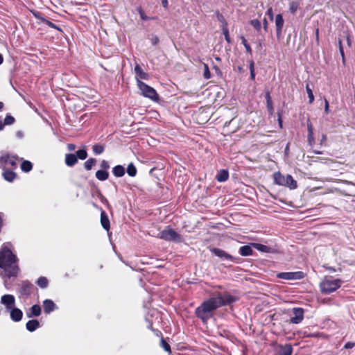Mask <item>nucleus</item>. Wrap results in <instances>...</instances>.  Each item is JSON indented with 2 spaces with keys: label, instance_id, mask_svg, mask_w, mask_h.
Here are the masks:
<instances>
[{
  "label": "nucleus",
  "instance_id": "f257e3e1",
  "mask_svg": "<svg viewBox=\"0 0 355 355\" xmlns=\"http://www.w3.org/2000/svg\"><path fill=\"white\" fill-rule=\"evenodd\" d=\"M237 300V298L228 293L221 294L217 293L216 295L205 300L196 309L195 313L203 323H206L214 316V313L218 308L230 305Z\"/></svg>",
  "mask_w": 355,
  "mask_h": 355
},
{
  "label": "nucleus",
  "instance_id": "f03ea898",
  "mask_svg": "<svg viewBox=\"0 0 355 355\" xmlns=\"http://www.w3.org/2000/svg\"><path fill=\"white\" fill-rule=\"evenodd\" d=\"M10 244L4 243L0 250V275L4 279V286L9 288L6 279L17 277L19 268L17 258L10 249Z\"/></svg>",
  "mask_w": 355,
  "mask_h": 355
},
{
  "label": "nucleus",
  "instance_id": "7ed1b4c3",
  "mask_svg": "<svg viewBox=\"0 0 355 355\" xmlns=\"http://www.w3.org/2000/svg\"><path fill=\"white\" fill-rule=\"evenodd\" d=\"M343 283L340 279L326 277L320 284V291L324 294H329L339 288Z\"/></svg>",
  "mask_w": 355,
  "mask_h": 355
},
{
  "label": "nucleus",
  "instance_id": "20e7f679",
  "mask_svg": "<svg viewBox=\"0 0 355 355\" xmlns=\"http://www.w3.org/2000/svg\"><path fill=\"white\" fill-rule=\"evenodd\" d=\"M159 238L166 241L175 243H182L183 241L182 236L170 227H167L165 230H162L159 233Z\"/></svg>",
  "mask_w": 355,
  "mask_h": 355
},
{
  "label": "nucleus",
  "instance_id": "39448f33",
  "mask_svg": "<svg viewBox=\"0 0 355 355\" xmlns=\"http://www.w3.org/2000/svg\"><path fill=\"white\" fill-rule=\"evenodd\" d=\"M137 87L140 89V91L144 96L149 98L153 101L158 100L159 96H158L157 93L150 86L143 83L141 80H138Z\"/></svg>",
  "mask_w": 355,
  "mask_h": 355
},
{
  "label": "nucleus",
  "instance_id": "423d86ee",
  "mask_svg": "<svg viewBox=\"0 0 355 355\" xmlns=\"http://www.w3.org/2000/svg\"><path fill=\"white\" fill-rule=\"evenodd\" d=\"M17 157L15 156H10L6 153L3 154L0 157V168L4 169L8 166L15 167L17 165Z\"/></svg>",
  "mask_w": 355,
  "mask_h": 355
},
{
  "label": "nucleus",
  "instance_id": "0eeeda50",
  "mask_svg": "<svg viewBox=\"0 0 355 355\" xmlns=\"http://www.w3.org/2000/svg\"><path fill=\"white\" fill-rule=\"evenodd\" d=\"M277 277L286 280L301 279L304 278V273L301 271L279 272Z\"/></svg>",
  "mask_w": 355,
  "mask_h": 355
},
{
  "label": "nucleus",
  "instance_id": "6e6552de",
  "mask_svg": "<svg viewBox=\"0 0 355 355\" xmlns=\"http://www.w3.org/2000/svg\"><path fill=\"white\" fill-rule=\"evenodd\" d=\"M0 303L5 306L6 309L8 311L15 305V298L14 295L6 294L1 297Z\"/></svg>",
  "mask_w": 355,
  "mask_h": 355
},
{
  "label": "nucleus",
  "instance_id": "1a4fd4ad",
  "mask_svg": "<svg viewBox=\"0 0 355 355\" xmlns=\"http://www.w3.org/2000/svg\"><path fill=\"white\" fill-rule=\"evenodd\" d=\"M293 313L294 316L291 317L290 319L291 323L293 324H299L300 323L304 318V310L302 308H293Z\"/></svg>",
  "mask_w": 355,
  "mask_h": 355
},
{
  "label": "nucleus",
  "instance_id": "9d476101",
  "mask_svg": "<svg viewBox=\"0 0 355 355\" xmlns=\"http://www.w3.org/2000/svg\"><path fill=\"white\" fill-rule=\"evenodd\" d=\"M32 284L28 281H23L18 290L21 295L28 297L31 293Z\"/></svg>",
  "mask_w": 355,
  "mask_h": 355
},
{
  "label": "nucleus",
  "instance_id": "9b49d317",
  "mask_svg": "<svg viewBox=\"0 0 355 355\" xmlns=\"http://www.w3.org/2000/svg\"><path fill=\"white\" fill-rule=\"evenodd\" d=\"M211 252L216 256L218 257L223 260H227L234 261V259L232 256L227 254L225 251L219 248H212L210 250Z\"/></svg>",
  "mask_w": 355,
  "mask_h": 355
},
{
  "label": "nucleus",
  "instance_id": "f8f14e48",
  "mask_svg": "<svg viewBox=\"0 0 355 355\" xmlns=\"http://www.w3.org/2000/svg\"><path fill=\"white\" fill-rule=\"evenodd\" d=\"M9 311L10 313V318L12 320H13L15 322H19L21 320L22 316H23V313L19 309L15 308L14 306Z\"/></svg>",
  "mask_w": 355,
  "mask_h": 355
},
{
  "label": "nucleus",
  "instance_id": "ddd939ff",
  "mask_svg": "<svg viewBox=\"0 0 355 355\" xmlns=\"http://www.w3.org/2000/svg\"><path fill=\"white\" fill-rule=\"evenodd\" d=\"M135 72L136 74L137 83L138 84V80H141V79L147 80L148 78V73L143 71L141 68L139 64H136L135 67Z\"/></svg>",
  "mask_w": 355,
  "mask_h": 355
},
{
  "label": "nucleus",
  "instance_id": "4468645a",
  "mask_svg": "<svg viewBox=\"0 0 355 355\" xmlns=\"http://www.w3.org/2000/svg\"><path fill=\"white\" fill-rule=\"evenodd\" d=\"M284 19L282 14H278L275 17V26L277 34L279 35L282 33V28L284 26Z\"/></svg>",
  "mask_w": 355,
  "mask_h": 355
},
{
  "label": "nucleus",
  "instance_id": "2eb2a0df",
  "mask_svg": "<svg viewBox=\"0 0 355 355\" xmlns=\"http://www.w3.org/2000/svg\"><path fill=\"white\" fill-rule=\"evenodd\" d=\"M252 248H253V246L252 245V243H250V245L241 246L239 248V254L244 257L252 255V254H253Z\"/></svg>",
  "mask_w": 355,
  "mask_h": 355
},
{
  "label": "nucleus",
  "instance_id": "dca6fc26",
  "mask_svg": "<svg viewBox=\"0 0 355 355\" xmlns=\"http://www.w3.org/2000/svg\"><path fill=\"white\" fill-rule=\"evenodd\" d=\"M43 307L44 312L46 313H49L54 311L55 309V304L51 300H45L43 302Z\"/></svg>",
  "mask_w": 355,
  "mask_h": 355
},
{
  "label": "nucleus",
  "instance_id": "f3484780",
  "mask_svg": "<svg viewBox=\"0 0 355 355\" xmlns=\"http://www.w3.org/2000/svg\"><path fill=\"white\" fill-rule=\"evenodd\" d=\"M3 170L2 175L4 180L9 182H13L16 178V173L9 169L4 168Z\"/></svg>",
  "mask_w": 355,
  "mask_h": 355
},
{
  "label": "nucleus",
  "instance_id": "a211bd4d",
  "mask_svg": "<svg viewBox=\"0 0 355 355\" xmlns=\"http://www.w3.org/2000/svg\"><path fill=\"white\" fill-rule=\"evenodd\" d=\"M41 314V308L38 304L33 305L28 312L26 313L28 318L39 316Z\"/></svg>",
  "mask_w": 355,
  "mask_h": 355
},
{
  "label": "nucleus",
  "instance_id": "6ab92c4d",
  "mask_svg": "<svg viewBox=\"0 0 355 355\" xmlns=\"http://www.w3.org/2000/svg\"><path fill=\"white\" fill-rule=\"evenodd\" d=\"M284 187H288L290 189H295L297 187V184L291 175H287Z\"/></svg>",
  "mask_w": 355,
  "mask_h": 355
},
{
  "label": "nucleus",
  "instance_id": "aec40b11",
  "mask_svg": "<svg viewBox=\"0 0 355 355\" xmlns=\"http://www.w3.org/2000/svg\"><path fill=\"white\" fill-rule=\"evenodd\" d=\"M279 348V355H292L293 354V347L289 344L280 345Z\"/></svg>",
  "mask_w": 355,
  "mask_h": 355
},
{
  "label": "nucleus",
  "instance_id": "412c9836",
  "mask_svg": "<svg viewBox=\"0 0 355 355\" xmlns=\"http://www.w3.org/2000/svg\"><path fill=\"white\" fill-rule=\"evenodd\" d=\"M101 223L105 230L108 231L110 230V220L105 211H102L101 214Z\"/></svg>",
  "mask_w": 355,
  "mask_h": 355
},
{
  "label": "nucleus",
  "instance_id": "4be33fe9",
  "mask_svg": "<svg viewBox=\"0 0 355 355\" xmlns=\"http://www.w3.org/2000/svg\"><path fill=\"white\" fill-rule=\"evenodd\" d=\"M274 181L275 184L284 186L286 181V176L282 175L279 172H276L273 174Z\"/></svg>",
  "mask_w": 355,
  "mask_h": 355
},
{
  "label": "nucleus",
  "instance_id": "5701e85b",
  "mask_svg": "<svg viewBox=\"0 0 355 355\" xmlns=\"http://www.w3.org/2000/svg\"><path fill=\"white\" fill-rule=\"evenodd\" d=\"M252 245L253 246V248L262 252L270 253L272 252L273 251L271 248L263 244L252 243Z\"/></svg>",
  "mask_w": 355,
  "mask_h": 355
},
{
  "label": "nucleus",
  "instance_id": "b1692460",
  "mask_svg": "<svg viewBox=\"0 0 355 355\" xmlns=\"http://www.w3.org/2000/svg\"><path fill=\"white\" fill-rule=\"evenodd\" d=\"M40 327V322L37 320H31L27 322L26 327L28 331L32 332Z\"/></svg>",
  "mask_w": 355,
  "mask_h": 355
},
{
  "label": "nucleus",
  "instance_id": "393cba45",
  "mask_svg": "<svg viewBox=\"0 0 355 355\" xmlns=\"http://www.w3.org/2000/svg\"><path fill=\"white\" fill-rule=\"evenodd\" d=\"M78 162L77 157L74 154H67L65 157V163L69 166H73Z\"/></svg>",
  "mask_w": 355,
  "mask_h": 355
},
{
  "label": "nucleus",
  "instance_id": "a878e982",
  "mask_svg": "<svg viewBox=\"0 0 355 355\" xmlns=\"http://www.w3.org/2000/svg\"><path fill=\"white\" fill-rule=\"evenodd\" d=\"M229 178V173L227 170H220L218 173V174L216 176V179L218 182H225Z\"/></svg>",
  "mask_w": 355,
  "mask_h": 355
},
{
  "label": "nucleus",
  "instance_id": "bb28decb",
  "mask_svg": "<svg viewBox=\"0 0 355 355\" xmlns=\"http://www.w3.org/2000/svg\"><path fill=\"white\" fill-rule=\"evenodd\" d=\"M112 173L114 176L120 178L124 175L125 168L121 165H117L113 168Z\"/></svg>",
  "mask_w": 355,
  "mask_h": 355
},
{
  "label": "nucleus",
  "instance_id": "cd10ccee",
  "mask_svg": "<svg viewBox=\"0 0 355 355\" xmlns=\"http://www.w3.org/2000/svg\"><path fill=\"white\" fill-rule=\"evenodd\" d=\"M109 177V173L105 170H98L96 173V178L100 181H105Z\"/></svg>",
  "mask_w": 355,
  "mask_h": 355
},
{
  "label": "nucleus",
  "instance_id": "c85d7f7f",
  "mask_svg": "<svg viewBox=\"0 0 355 355\" xmlns=\"http://www.w3.org/2000/svg\"><path fill=\"white\" fill-rule=\"evenodd\" d=\"M266 103H267L268 110L269 113L270 114H272L273 112V107H272V99H271L270 93L268 92H266Z\"/></svg>",
  "mask_w": 355,
  "mask_h": 355
},
{
  "label": "nucleus",
  "instance_id": "c756f323",
  "mask_svg": "<svg viewBox=\"0 0 355 355\" xmlns=\"http://www.w3.org/2000/svg\"><path fill=\"white\" fill-rule=\"evenodd\" d=\"M33 168L32 163L29 161L25 160L21 163V168L24 172H29Z\"/></svg>",
  "mask_w": 355,
  "mask_h": 355
},
{
  "label": "nucleus",
  "instance_id": "7c9ffc66",
  "mask_svg": "<svg viewBox=\"0 0 355 355\" xmlns=\"http://www.w3.org/2000/svg\"><path fill=\"white\" fill-rule=\"evenodd\" d=\"M127 173L130 177H135L137 174V168L132 163L128 165Z\"/></svg>",
  "mask_w": 355,
  "mask_h": 355
},
{
  "label": "nucleus",
  "instance_id": "2f4dec72",
  "mask_svg": "<svg viewBox=\"0 0 355 355\" xmlns=\"http://www.w3.org/2000/svg\"><path fill=\"white\" fill-rule=\"evenodd\" d=\"M96 163V160L94 158H90L85 162V168L86 170H91L92 166Z\"/></svg>",
  "mask_w": 355,
  "mask_h": 355
},
{
  "label": "nucleus",
  "instance_id": "473e14b6",
  "mask_svg": "<svg viewBox=\"0 0 355 355\" xmlns=\"http://www.w3.org/2000/svg\"><path fill=\"white\" fill-rule=\"evenodd\" d=\"M37 284L40 287L44 288L48 285V280L46 277H41L37 279Z\"/></svg>",
  "mask_w": 355,
  "mask_h": 355
},
{
  "label": "nucleus",
  "instance_id": "72a5a7b5",
  "mask_svg": "<svg viewBox=\"0 0 355 355\" xmlns=\"http://www.w3.org/2000/svg\"><path fill=\"white\" fill-rule=\"evenodd\" d=\"M250 24L253 28L257 31H260L261 29V24L259 20L258 19H252L250 21Z\"/></svg>",
  "mask_w": 355,
  "mask_h": 355
},
{
  "label": "nucleus",
  "instance_id": "f704fd0d",
  "mask_svg": "<svg viewBox=\"0 0 355 355\" xmlns=\"http://www.w3.org/2000/svg\"><path fill=\"white\" fill-rule=\"evenodd\" d=\"M76 156L77 157V158H79L80 159L83 160L87 158V153L85 149H80L76 152Z\"/></svg>",
  "mask_w": 355,
  "mask_h": 355
},
{
  "label": "nucleus",
  "instance_id": "c9c22d12",
  "mask_svg": "<svg viewBox=\"0 0 355 355\" xmlns=\"http://www.w3.org/2000/svg\"><path fill=\"white\" fill-rule=\"evenodd\" d=\"M306 90L309 98V103H312L314 101V96L312 89L309 87L308 84L306 86Z\"/></svg>",
  "mask_w": 355,
  "mask_h": 355
},
{
  "label": "nucleus",
  "instance_id": "e433bc0d",
  "mask_svg": "<svg viewBox=\"0 0 355 355\" xmlns=\"http://www.w3.org/2000/svg\"><path fill=\"white\" fill-rule=\"evenodd\" d=\"M103 150L104 148L101 145L96 144L93 146V152L96 155L101 154L103 152Z\"/></svg>",
  "mask_w": 355,
  "mask_h": 355
},
{
  "label": "nucleus",
  "instance_id": "4c0bfd02",
  "mask_svg": "<svg viewBox=\"0 0 355 355\" xmlns=\"http://www.w3.org/2000/svg\"><path fill=\"white\" fill-rule=\"evenodd\" d=\"M15 122V118L10 115H7L4 119L3 126L5 125H12Z\"/></svg>",
  "mask_w": 355,
  "mask_h": 355
},
{
  "label": "nucleus",
  "instance_id": "58836bf2",
  "mask_svg": "<svg viewBox=\"0 0 355 355\" xmlns=\"http://www.w3.org/2000/svg\"><path fill=\"white\" fill-rule=\"evenodd\" d=\"M161 346L165 351L171 353V347L169 344L163 338L161 340Z\"/></svg>",
  "mask_w": 355,
  "mask_h": 355
},
{
  "label": "nucleus",
  "instance_id": "ea45409f",
  "mask_svg": "<svg viewBox=\"0 0 355 355\" xmlns=\"http://www.w3.org/2000/svg\"><path fill=\"white\" fill-rule=\"evenodd\" d=\"M241 40H242V44L244 45L246 51L248 53L252 54V49H251L250 46L248 44L245 38L244 37H241Z\"/></svg>",
  "mask_w": 355,
  "mask_h": 355
},
{
  "label": "nucleus",
  "instance_id": "a19ab883",
  "mask_svg": "<svg viewBox=\"0 0 355 355\" xmlns=\"http://www.w3.org/2000/svg\"><path fill=\"white\" fill-rule=\"evenodd\" d=\"M203 76L205 79H209L211 78V74H210L209 67H208L207 64H204Z\"/></svg>",
  "mask_w": 355,
  "mask_h": 355
},
{
  "label": "nucleus",
  "instance_id": "79ce46f5",
  "mask_svg": "<svg viewBox=\"0 0 355 355\" xmlns=\"http://www.w3.org/2000/svg\"><path fill=\"white\" fill-rule=\"evenodd\" d=\"M42 21L46 24L47 26H49V27H51L53 28H55V29H58L59 31H61V29L60 28H58L55 24H53L51 21L47 20V19H45L44 18L42 19Z\"/></svg>",
  "mask_w": 355,
  "mask_h": 355
},
{
  "label": "nucleus",
  "instance_id": "37998d69",
  "mask_svg": "<svg viewBox=\"0 0 355 355\" xmlns=\"http://www.w3.org/2000/svg\"><path fill=\"white\" fill-rule=\"evenodd\" d=\"M297 8L298 4L296 2H291L290 3L289 9L291 13H295L297 11Z\"/></svg>",
  "mask_w": 355,
  "mask_h": 355
},
{
  "label": "nucleus",
  "instance_id": "c03bdc74",
  "mask_svg": "<svg viewBox=\"0 0 355 355\" xmlns=\"http://www.w3.org/2000/svg\"><path fill=\"white\" fill-rule=\"evenodd\" d=\"M314 162H318L327 164L329 162H333V160L331 159H329V158H325V157H317L316 159L314 160Z\"/></svg>",
  "mask_w": 355,
  "mask_h": 355
},
{
  "label": "nucleus",
  "instance_id": "a18cd8bd",
  "mask_svg": "<svg viewBox=\"0 0 355 355\" xmlns=\"http://www.w3.org/2000/svg\"><path fill=\"white\" fill-rule=\"evenodd\" d=\"M101 167L103 170L106 171L107 169H108L110 168V165L107 161L103 160L101 163Z\"/></svg>",
  "mask_w": 355,
  "mask_h": 355
},
{
  "label": "nucleus",
  "instance_id": "49530a36",
  "mask_svg": "<svg viewBox=\"0 0 355 355\" xmlns=\"http://www.w3.org/2000/svg\"><path fill=\"white\" fill-rule=\"evenodd\" d=\"M266 15L268 16L270 20L272 21L273 20V17H274V15H273V12H272V8H269L266 12Z\"/></svg>",
  "mask_w": 355,
  "mask_h": 355
},
{
  "label": "nucleus",
  "instance_id": "de8ad7c7",
  "mask_svg": "<svg viewBox=\"0 0 355 355\" xmlns=\"http://www.w3.org/2000/svg\"><path fill=\"white\" fill-rule=\"evenodd\" d=\"M223 34L225 35V40L228 43H230V35H229V31H228V30L227 28L223 30Z\"/></svg>",
  "mask_w": 355,
  "mask_h": 355
},
{
  "label": "nucleus",
  "instance_id": "09e8293b",
  "mask_svg": "<svg viewBox=\"0 0 355 355\" xmlns=\"http://www.w3.org/2000/svg\"><path fill=\"white\" fill-rule=\"evenodd\" d=\"M139 15H140L141 19H143V20L148 19V17L145 15L144 12L141 9L139 10Z\"/></svg>",
  "mask_w": 355,
  "mask_h": 355
},
{
  "label": "nucleus",
  "instance_id": "8fccbe9b",
  "mask_svg": "<svg viewBox=\"0 0 355 355\" xmlns=\"http://www.w3.org/2000/svg\"><path fill=\"white\" fill-rule=\"evenodd\" d=\"M268 21L266 18H264L263 19V28L265 32H268Z\"/></svg>",
  "mask_w": 355,
  "mask_h": 355
},
{
  "label": "nucleus",
  "instance_id": "3c124183",
  "mask_svg": "<svg viewBox=\"0 0 355 355\" xmlns=\"http://www.w3.org/2000/svg\"><path fill=\"white\" fill-rule=\"evenodd\" d=\"M250 72L254 71V63L252 60L249 61Z\"/></svg>",
  "mask_w": 355,
  "mask_h": 355
},
{
  "label": "nucleus",
  "instance_id": "603ef678",
  "mask_svg": "<svg viewBox=\"0 0 355 355\" xmlns=\"http://www.w3.org/2000/svg\"><path fill=\"white\" fill-rule=\"evenodd\" d=\"M308 134L313 135V129L311 123H307Z\"/></svg>",
  "mask_w": 355,
  "mask_h": 355
},
{
  "label": "nucleus",
  "instance_id": "864d4df0",
  "mask_svg": "<svg viewBox=\"0 0 355 355\" xmlns=\"http://www.w3.org/2000/svg\"><path fill=\"white\" fill-rule=\"evenodd\" d=\"M324 112L325 113L328 114L329 112V102L327 99H324Z\"/></svg>",
  "mask_w": 355,
  "mask_h": 355
},
{
  "label": "nucleus",
  "instance_id": "5fc2aeb1",
  "mask_svg": "<svg viewBox=\"0 0 355 355\" xmlns=\"http://www.w3.org/2000/svg\"><path fill=\"white\" fill-rule=\"evenodd\" d=\"M354 345H355V343L348 342L345 345V349H352Z\"/></svg>",
  "mask_w": 355,
  "mask_h": 355
},
{
  "label": "nucleus",
  "instance_id": "6e6d98bb",
  "mask_svg": "<svg viewBox=\"0 0 355 355\" xmlns=\"http://www.w3.org/2000/svg\"><path fill=\"white\" fill-rule=\"evenodd\" d=\"M152 44L156 45L159 42V38L157 36H154L151 39Z\"/></svg>",
  "mask_w": 355,
  "mask_h": 355
},
{
  "label": "nucleus",
  "instance_id": "4d7b16f0",
  "mask_svg": "<svg viewBox=\"0 0 355 355\" xmlns=\"http://www.w3.org/2000/svg\"><path fill=\"white\" fill-rule=\"evenodd\" d=\"M308 141L310 144H312V143L314 141L313 135L308 134Z\"/></svg>",
  "mask_w": 355,
  "mask_h": 355
},
{
  "label": "nucleus",
  "instance_id": "13d9d810",
  "mask_svg": "<svg viewBox=\"0 0 355 355\" xmlns=\"http://www.w3.org/2000/svg\"><path fill=\"white\" fill-rule=\"evenodd\" d=\"M76 148V146L74 144H68V149L69 150H73Z\"/></svg>",
  "mask_w": 355,
  "mask_h": 355
},
{
  "label": "nucleus",
  "instance_id": "bf43d9fd",
  "mask_svg": "<svg viewBox=\"0 0 355 355\" xmlns=\"http://www.w3.org/2000/svg\"><path fill=\"white\" fill-rule=\"evenodd\" d=\"M339 44H340V53L342 57L344 58V51H343V47L341 46V42L340 41H339Z\"/></svg>",
  "mask_w": 355,
  "mask_h": 355
},
{
  "label": "nucleus",
  "instance_id": "052dcab7",
  "mask_svg": "<svg viewBox=\"0 0 355 355\" xmlns=\"http://www.w3.org/2000/svg\"><path fill=\"white\" fill-rule=\"evenodd\" d=\"M162 4L164 8H167L168 6V0H162Z\"/></svg>",
  "mask_w": 355,
  "mask_h": 355
},
{
  "label": "nucleus",
  "instance_id": "680f3d73",
  "mask_svg": "<svg viewBox=\"0 0 355 355\" xmlns=\"http://www.w3.org/2000/svg\"><path fill=\"white\" fill-rule=\"evenodd\" d=\"M254 78H255V73H254V71L250 72V79L252 80H254Z\"/></svg>",
  "mask_w": 355,
  "mask_h": 355
},
{
  "label": "nucleus",
  "instance_id": "e2e57ef3",
  "mask_svg": "<svg viewBox=\"0 0 355 355\" xmlns=\"http://www.w3.org/2000/svg\"><path fill=\"white\" fill-rule=\"evenodd\" d=\"M327 269L330 271L331 272H336V269L334 268L333 267H327Z\"/></svg>",
  "mask_w": 355,
  "mask_h": 355
},
{
  "label": "nucleus",
  "instance_id": "0e129e2a",
  "mask_svg": "<svg viewBox=\"0 0 355 355\" xmlns=\"http://www.w3.org/2000/svg\"><path fill=\"white\" fill-rule=\"evenodd\" d=\"M327 139V136L325 135H322V141H324Z\"/></svg>",
  "mask_w": 355,
  "mask_h": 355
},
{
  "label": "nucleus",
  "instance_id": "69168bd1",
  "mask_svg": "<svg viewBox=\"0 0 355 355\" xmlns=\"http://www.w3.org/2000/svg\"><path fill=\"white\" fill-rule=\"evenodd\" d=\"M17 135L18 137H22V133H21V132H19H19H17Z\"/></svg>",
  "mask_w": 355,
  "mask_h": 355
},
{
  "label": "nucleus",
  "instance_id": "338daca9",
  "mask_svg": "<svg viewBox=\"0 0 355 355\" xmlns=\"http://www.w3.org/2000/svg\"><path fill=\"white\" fill-rule=\"evenodd\" d=\"M3 125L2 123V122L0 121V130H3Z\"/></svg>",
  "mask_w": 355,
  "mask_h": 355
},
{
  "label": "nucleus",
  "instance_id": "774afa93",
  "mask_svg": "<svg viewBox=\"0 0 355 355\" xmlns=\"http://www.w3.org/2000/svg\"><path fill=\"white\" fill-rule=\"evenodd\" d=\"M3 103L2 102H0V110L3 108Z\"/></svg>",
  "mask_w": 355,
  "mask_h": 355
}]
</instances>
